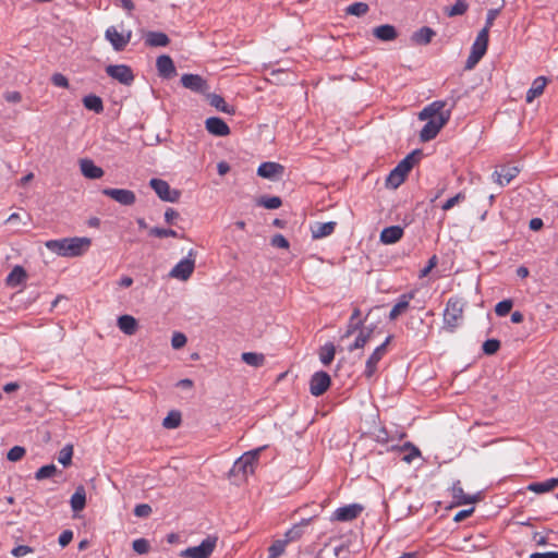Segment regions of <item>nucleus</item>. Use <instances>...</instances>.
Instances as JSON below:
<instances>
[{
    "mask_svg": "<svg viewBox=\"0 0 558 558\" xmlns=\"http://www.w3.org/2000/svg\"><path fill=\"white\" fill-rule=\"evenodd\" d=\"M463 318V303L459 299L450 298L444 312V328L453 332Z\"/></svg>",
    "mask_w": 558,
    "mask_h": 558,
    "instance_id": "obj_1",
    "label": "nucleus"
},
{
    "mask_svg": "<svg viewBox=\"0 0 558 558\" xmlns=\"http://www.w3.org/2000/svg\"><path fill=\"white\" fill-rule=\"evenodd\" d=\"M264 447L256 448L254 450L247 451L243 453L233 464L232 472L234 474H241L242 476H247L248 474H253L255 466L257 464L259 454Z\"/></svg>",
    "mask_w": 558,
    "mask_h": 558,
    "instance_id": "obj_2",
    "label": "nucleus"
},
{
    "mask_svg": "<svg viewBox=\"0 0 558 558\" xmlns=\"http://www.w3.org/2000/svg\"><path fill=\"white\" fill-rule=\"evenodd\" d=\"M488 35L486 29H481L471 47L470 56L465 62V69L472 70L484 57L488 47Z\"/></svg>",
    "mask_w": 558,
    "mask_h": 558,
    "instance_id": "obj_3",
    "label": "nucleus"
},
{
    "mask_svg": "<svg viewBox=\"0 0 558 558\" xmlns=\"http://www.w3.org/2000/svg\"><path fill=\"white\" fill-rule=\"evenodd\" d=\"M196 252L190 250L187 256L182 258L174 267L170 270L169 277L186 281L193 274L195 268Z\"/></svg>",
    "mask_w": 558,
    "mask_h": 558,
    "instance_id": "obj_4",
    "label": "nucleus"
},
{
    "mask_svg": "<svg viewBox=\"0 0 558 558\" xmlns=\"http://www.w3.org/2000/svg\"><path fill=\"white\" fill-rule=\"evenodd\" d=\"M451 117V108L440 117L434 119H427V123L423 126L420 132V140L422 142H429L437 136L439 131L446 125Z\"/></svg>",
    "mask_w": 558,
    "mask_h": 558,
    "instance_id": "obj_5",
    "label": "nucleus"
},
{
    "mask_svg": "<svg viewBox=\"0 0 558 558\" xmlns=\"http://www.w3.org/2000/svg\"><path fill=\"white\" fill-rule=\"evenodd\" d=\"M217 536H207L198 546L187 547L180 553L183 558H209L217 545Z\"/></svg>",
    "mask_w": 558,
    "mask_h": 558,
    "instance_id": "obj_6",
    "label": "nucleus"
},
{
    "mask_svg": "<svg viewBox=\"0 0 558 558\" xmlns=\"http://www.w3.org/2000/svg\"><path fill=\"white\" fill-rule=\"evenodd\" d=\"M150 187L156 192L158 197L165 202L175 203L179 201L181 193L178 190H172L169 183L161 179H151L149 181Z\"/></svg>",
    "mask_w": 558,
    "mask_h": 558,
    "instance_id": "obj_7",
    "label": "nucleus"
},
{
    "mask_svg": "<svg viewBox=\"0 0 558 558\" xmlns=\"http://www.w3.org/2000/svg\"><path fill=\"white\" fill-rule=\"evenodd\" d=\"M391 339L392 336H388L386 340L380 345H378L367 359L364 371V376L366 378H372L376 373L377 364L386 355L387 345L391 341Z\"/></svg>",
    "mask_w": 558,
    "mask_h": 558,
    "instance_id": "obj_8",
    "label": "nucleus"
},
{
    "mask_svg": "<svg viewBox=\"0 0 558 558\" xmlns=\"http://www.w3.org/2000/svg\"><path fill=\"white\" fill-rule=\"evenodd\" d=\"M106 73L113 80L123 85H131L134 81L132 69L125 64H110L106 68Z\"/></svg>",
    "mask_w": 558,
    "mask_h": 558,
    "instance_id": "obj_9",
    "label": "nucleus"
},
{
    "mask_svg": "<svg viewBox=\"0 0 558 558\" xmlns=\"http://www.w3.org/2000/svg\"><path fill=\"white\" fill-rule=\"evenodd\" d=\"M330 384L331 378L328 373L324 371L316 372L311 377L310 391L313 396L319 397L328 390Z\"/></svg>",
    "mask_w": 558,
    "mask_h": 558,
    "instance_id": "obj_10",
    "label": "nucleus"
},
{
    "mask_svg": "<svg viewBox=\"0 0 558 558\" xmlns=\"http://www.w3.org/2000/svg\"><path fill=\"white\" fill-rule=\"evenodd\" d=\"M363 511L359 504H351L336 509L330 518L331 521L350 522L356 519Z\"/></svg>",
    "mask_w": 558,
    "mask_h": 558,
    "instance_id": "obj_11",
    "label": "nucleus"
},
{
    "mask_svg": "<svg viewBox=\"0 0 558 558\" xmlns=\"http://www.w3.org/2000/svg\"><path fill=\"white\" fill-rule=\"evenodd\" d=\"M102 194L123 206H131L136 202L135 193L126 189H104Z\"/></svg>",
    "mask_w": 558,
    "mask_h": 558,
    "instance_id": "obj_12",
    "label": "nucleus"
},
{
    "mask_svg": "<svg viewBox=\"0 0 558 558\" xmlns=\"http://www.w3.org/2000/svg\"><path fill=\"white\" fill-rule=\"evenodd\" d=\"M106 39L112 45L116 51H121L130 43L131 33L126 35L120 33L114 26H110L105 33Z\"/></svg>",
    "mask_w": 558,
    "mask_h": 558,
    "instance_id": "obj_13",
    "label": "nucleus"
},
{
    "mask_svg": "<svg viewBox=\"0 0 558 558\" xmlns=\"http://www.w3.org/2000/svg\"><path fill=\"white\" fill-rule=\"evenodd\" d=\"M284 167L278 162L266 161L259 165L257 174L264 179L276 180L282 177Z\"/></svg>",
    "mask_w": 558,
    "mask_h": 558,
    "instance_id": "obj_14",
    "label": "nucleus"
},
{
    "mask_svg": "<svg viewBox=\"0 0 558 558\" xmlns=\"http://www.w3.org/2000/svg\"><path fill=\"white\" fill-rule=\"evenodd\" d=\"M88 238H68V257H76L83 255L90 246Z\"/></svg>",
    "mask_w": 558,
    "mask_h": 558,
    "instance_id": "obj_15",
    "label": "nucleus"
},
{
    "mask_svg": "<svg viewBox=\"0 0 558 558\" xmlns=\"http://www.w3.org/2000/svg\"><path fill=\"white\" fill-rule=\"evenodd\" d=\"M519 173L517 167L502 166L499 170L496 169L492 174L493 181L499 186L509 184Z\"/></svg>",
    "mask_w": 558,
    "mask_h": 558,
    "instance_id": "obj_16",
    "label": "nucleus"
},
{
    "mask_svg": "<svg viewBox=\"0 0 558 558\" xmlns=\"http://www.w3.org/2000/svg\"><path fill=\"white\" fill-rule=\"evenodd\" d=\"M181 83L185 88L196 93H204L208 88L206 81L197 74H183Z\"/></svg>",
    "mask_w": 558,
    "mask_h": 558,
    "instance_id": "obj_17",
    "label": "nucleus"
},
{
    "mask_svg": "<svg viewBox=\"0 0 558 558\" xmlns=\"http://www.w3.org/2000/svg\"><path fill=\"white\" fill-rule=\"evenodd\" d=\"M206 130L215 136H227L230 134L228 124L218 117H210L205 122Z\"/></svg>",
    "mask_w": 558,
    "mask_h": 558,
    "instance_id": "obj_18",
    "label": "nucleus"
},
{
    "mask_svg": "<svg viewBox=\"0 0 558 558\" xmlns=\"http://www.w3.org/2000/svg\"><path fill=\"white\" fill-rule=\"evenodd\" d=\"M415 292L411 291L399 296L397 303L392 306L389 313V319L396 320L401 314H403L410 305V301L414 298Z\"/></svg>",
    "mask_w": 558,
    "mask_h": 558,
    "instance_id": "obj_19",
    "label": "nucleus"
},
{
    "mask_svg": "<svg viewBox=\"0 0 558 558\" xmlns=\"http://www.w3.org/2000/svg\"><path fill=\"white\" fill-rule=\"evenodd\" d=\"M446 106V101L436 100L426 106L418 114L420 120L434 119L436 117H440L446 113L447 110H444Z\"/></svg>",
    "mask_w": 558,
    "mask_h": 558,
    "instance_id": "obj_20",
    "label": "nucleus"
},
{
    "mask_svg": "<svg viewBox=\"0 0 558 558\" xmlns=\"http://www.w3.org/2000/svg\"><path fill=\"white\" fill-rule=\"evenodd\" d=\"M156 66L160 76L170 78L175 75V66L169 56L162 54L157 58Z\"/></svg>",
    "mask_w": 558,
    "mask_h": 558,
    "instance_id": "obj_21",
    "label": "nucleus"
},
{
    "mask_svg": "<svg viewBox=\"0 0 558 558\" xmlns=\"http://www.w3.org/2000/svg\"><path fill=\"white\" fill-rule=\"evenodd\" d=\"M80 169L82 174L87 179H100L104 175V170L96 166L90 159H82L80 161Z\"/></svg>",
    "mask_w": 558,
    "mask_h": 558,
    "instance_id": "obj_22",
    "label": "nucleus"
},
{
    "mask_svg": "<svg viewBox=\"0 0 558 558\" xmlns=\"http://www.w3.org/2000/svg\"><path fill=\"white\" fill-rule=\"evenodd\" d=\"M450 490H451V496L453 498V501L458 506L473 504V502L476 501V497L475 496L466 495L463 492V488L461 486V482L460 481L454 482L452 484V487H451Z\"/></svg>",
    "mask_w": 558,
    "mask_h": 558,
    "instance_id": "obj_23",
    "label": "nucleus"
},
{
    "mask_svg": "<svg viewBox=\"0 0 558 558\" xmlns=\"http://www.w3.org/2000/svg\"><path fill=\"white\" fill-rule=\"evenodd\" d=\"M403 235V228L400 226H390L384 228L380 232V241L384 244H393Z\"/></svg>",
    "mask_w": 558,
    "mask_h": 558,
    "instance_id": "obj_24",
    "label": "nucleus"
},
{
    "mask_svg": "<svg viewBox=\"0 0 558 558\" xmlns=\"http://www.w3.org/2000/svg\"><path fill=\"white\" fill-rule=\"evenodd\" d=\"M421 154V150L412 151L397 165L395 170L401 173V175L407 177V174L411 171L414 165L418 161Z\"/></svg>",
    "mask_w": 558,
    "mask_h": 558,
    "instance_id": "obj_25",
    "label": "nucleus"
},
{
    "mask_svg": "<svg viewBox=\"0 0 558 558\" xmlns=\"http://www.w3.org/2000/svg\"><path fill=\"white\" fill-rule=\"evenodd\" d=\"M547 82L548 81L545 76H538L533 81L532 86L526 92L525 100L527 104L533 102L536 97L544 93Z\"/></svg>",
    "mask_w": 558,
    "mask_h": 558,
    "instance_id": "obj_26",
    "label": "nucleus"
},
{
    "mask_svg": "<svg viewBox=\"0 0 558 558\" xmlns=\"http://www.w3.org/2000/svg\"><path fill=\"white\" fill-rule=\"evenodd\" d=\"M363 324H364V322H363V319H361V311H360V308L355 307L351 314L347 330L343 333L342 339L349 338L355 331H357V330L360 331L361 329H364Z\"/></svg>",
    "mask_w": 558,
    "mask_h": 558,
    "instance_id": "obj_27",
    "label": "nucleus"
},
{
    "mask_svg": "<svg viewBox=\"0 0 558 558\" xmlns=\"http://www.w3.org/2000/svg\"><path fill=\"white\" fill-rule=\"evenodd\" d=\"M27 274L22 266H15L5 278L7 286L16 288L25 282Z\"/></svg>",
    "mask_w": 558,
    "mask_h": 558,
    "instance_id": "obj_28",
    "label": "nucleus"
},
{
    "mask_svg": "<svg viewBox=\"0 0 558 558\" xmlns=\"http://www.w3.org/2000/svg\"><path fill=\"white\" fill-rule=\"evenodd\" d=\"M558 486V478L551 477L544 482H535L527 485V490L535 494H544L551 492Z\"/></svg>",
    "mask_w": 558,
    "mask_h": 558,
    "instance_id": "obj_29",
    "label": "nucleus"
},
{
    "mask_svg": "<svg viewBox=\"0 0 558 558\" xmlns=\"http://www.w3.org/2000/svg\"><path fill=\"white\" fill-rule=\"evenodd\" d=\"M71 508L74 512L82 511L86 506V492L84 486L76 487L70 499Z\"/></svg>",
    "mask_w": 558,
    "mask_h": 558,
    "instance_id": "obj_30",
    "label": "nucleus"
},
{
    "mask_svg": "<svg viewBox=\"0 0 558 558\" xmlns=\"http://www.w3.org/2000/svg\"><path fill=\"white\" fill-rule=\"evenodd\" d=\"M374 36L381 41H391L397 38V31L395 26L385 24L377 26L373 29Z\"/></svg>",
    "mask_w": 558,
    "mask_h": 558,
    "instance_id": "obj_31",
    "label": "nucleus"
},
{
    "mask_svg": "<svg viewBox=\"0 0 558 558\" xmlns=\"http://www.w3.org/2000/svg\"><path fill=\"white\" fill-rule=\"evenodd\" d=\"M169 41V37L162 32H148L145 35V44L149 47H165Z\"/></svg>",
    "mask_w": 558,
    "mask_h": 558,
    "instance_id": "obj_32",
    "label": "nucleus"
},
{
    "mask_svg": "<svg viewBox=\"0 0 558 558\" xmlns=\"http://www.w3.org/2000/svg\"><path fill=\"white\" fill-rule=\"evenodd\" d=\"M119 329L128 336H132L136 332L137 320L131 315H122L118 318Z\"/></svg>",
    "mask_w": 558,
    "mask_h": 558,
    "instance_id": "obj_33",
    "label": "nucleus"
},
{
    "mask_svg": "<svg viewBox=\"0 0 558 558\" xmlns=\"http://www.w3.org/2000/svg\"><path fill=\"white\" fill-rule=\"evenodd\" d=\"M336 228V222L328 221V222H317L312 228V235L314 239H322L325 236L330 235Z\"/></svg>",
    "mask_w": 558,
    "mask_h": 558,
    "instance_id": "obj_34",
    "label": "nucleus"
},
{
    "mask_svg": "<svg viewBox=\"0 0 558 558\" xmlns=\"http://www.w3.org/2000/svg\"><path fill=\"white\" fill-rule=\"evenodd\" d=\"M68 238L59 240H49L45 243L46 247L59 256L68 257Z\"/></svg>",
    "mask_w": 558,
    "mask_h": 558,
    "instance_id": "obj_35",
    "label": "nucleus"
},
{
    "mask_svg": "<svg viewBox=\"0 0 558 558\" xmlns=\"http://www.w3.org/2000/svg\"><path fill=\"white\" fill-rule=\"evenodd\" d=\"M372 333H373V329H371V328L361 329L359 331V335L355 338L354 342L348 347V350L350 352H352L357 349H363L366 345V343L369 341Z\"/></svg>",
    "mask_w": 558,
    "mask_h": 558,
    "instance_id": "obj_36",
    "label": "nucleus"
},
{
    "mask_svg": "<svg viewBox=\"0 0 558 558\" xmlns=\"http://www.w3.org/2000/svg\"><path fill=\"white\" fill-rule=\"evenodd\" d=\"M434 36L435 32L430 27L424 26L412 35V40L418 45H427Z\"/></svg>",
    "mask_w": 558,
    "mask_h": 558,
    "instance_id": "obj_37",
    "label": "nucleus"
},
{
    "mask_svg": "<svg viewBox=\"0 0 558 558\" xmlns=\"http://www.w3.org/2000/svg\"><path fill=\"white\" fill-rule=\"evenodd\" d=\"M83 105L86 109L92 110L96 113L104 111V104L100 97L96 95H88L83 98Z\"/></svg>",
    "mask_w": 558,
    "mask_h": 558,
    "instance_id": "obj_38",
    "label": "nucleus"
},
{
    "mask_svg": "<svg viewBox=\"0 0 558 558\" xmlns=\"http://www.w3.org/2000/svg\"><path fill=\"white\" fill-rule=\"evenodd\" d=\"M335 354L336 348L333 343L327 342L320 348L319 360L325 366H327L333 361Z\"/></svg>",
    "mask_w": 558,
    "mask_h": 558,
    "instance_id": "obj_39",
    "label": "nucleus"
},
{
    "mask_svg": "<svg viewBox=\"0 0 558 558\" xmlns=\"http://www.w3.org/2000/svg\"><path fill=\"white\" fill-rule=\"evenodd\" d=\"M241 359L244 363L253 367H260L265 363V355L256 352H244Z\"/></svg>",
    "mask_w": 558,
    "mask_h": 558,
    "instance_id": "obj_40",
    "label": "nucleus"
},
{
    "mask_svg": "<svg viewBox=\"0 0 558 558\" xmlns=\"http://www.w3.org/2000/svg\"><path fill=\"white\" fill-rule=\"evenodd\" d=\"M210 105L223 113L233 114L235 112L234 107L228 105L223 97L217 94L210 96Z\"/></svg>",
    "mask_w": 558,
    "mask_h": 558,
    "instance_id": "obj_41",
    "label": "nucleus"
},
{
    "mask_svg": "<svg viewBox=\"0 0 558 558\" xmlns=\"http://www.w3.org/2000/svg\"><path fill=\"white\" fill-rule=\"evenodd\" d=\"M4 225L7 227V231L10 233H15L21 231L22 227L25 226V222L22 221L20 214L14 213L5 219Z\"/></svg>",
    "mask_w": 558,
    "mask_h": 558,
    "instance_id": "obj_42",
    "label": "nucleus"
},
{
    "mask_svg": "<svg viewBox=\"0 0 558 558\" xmlns=\"http://www.w3.org/2000/svg\"><path fill=\"white\" fill-rule=\"evenodd\" d=\"M469 9V4L465 0H457L452 7L445 8V13L452 17L457 15H463Z\"/></svg>",
    "mask_w": 558,
    "mask_h": 558,
    "instance_id": "obj_43",
    "label": "nucleus"
},
{
    "mask_svg": "<svg viewBox=\"0 0 558 558\" xmlns=\"http://www.w3.org/2000/svg\"><path fill=\"white\" fill-rule=\"evenodd\" d=\"M310 521H311V519L303 520L300 524L294 525L293 527L288 530L284 535L286 536L284 541H287V543H289V542L300 538L303 533L302 526L307 525L310 523Z\"/></svg>",
    "mask_w": 558,
    "mask_h": 558,
    "instance_id": "obj_44",
    "label": "nucleus"
},
{
    "mask_svg": "<svg viewBox=\"0 0 558 558\" xmlns=\"http://www.w3.org/2000/svg\"><path fill=\"white\" fill-rule=\"evenodd\" d=\"M287 544L284 539L275 541L268 548V558L280 557L284 553Z\"/></svg>",
    "mask_w": 558,
    "mask_h": 558,
    "instance_id": "obj_45",
    "label": "nucleus"
},
{
    "mask_svg": "<svg viewBox=\"0 0 558 558\" xmlns=\"http://www.w3.org/2000/svg\"><path fill=\"white\" fill-rule=\"evenodd\" d=\"M282 201L278 196L262 197L257 201V205L267 209H277L281 206Z\"/></svg>",
    "mask_w": 558,
    "mask_h": 558,
    "instance_id": "obj_46",
    "label": "nucleus"
},
{
    "mask_svg": "<svg viewBox=\"0 0 558 558\" xmlns=\"http://www.w3.org/2000/svg\"><path fill=\"white\" fill-rule=\"evenodd\" d=\"M368 9L367 3L354 2L345 9V12L350 15L362 16L367 13Z\"/></svg>",
    "mask_w": 558,
    "mask_h": 558,
    "instance_id": "obj_47",
    "label": "nucleus"
},
{
    "mask_svg": "<svg viewBox=\"0 0 558 558\" xmlns=\"http://www.w3.org/2000/svg\"><path fill=\"white\" fill-rule=\"evenodd\" d=\"M57 472V466L54 464H47L37 470L35 473V478L38 481L46 480L52 477Z\"/></svg>",
    "mask_w": 558,
    "mask_h": 558,
    "instance_id": "obj_48",
    "label": "nucleus"
},
{
    "mask_svg": "<svg viewBox=\"0 0 558 558\" xmlns=\"http://www.w3.org/2000/svg\"><path fill=\"white\" fill-rule=\"evenodd\" d=\"M181 423V415L179 412H170L162 422L163 427L166 428H177Z\"/></svg>",
    "mask_w": 558,
    "mask_h": 558,
    "instance_id": "obj_49",
    "label": "nucleus"
},
{
    "mask_svg": "<svg viewBox=\"0 0 558 558\" xmlns=\"http://www.w3.org/2000/svg\"><path fill=\"white\" fill-rule=\"evenodd\" d=\"M405 180V177L401 175L397 170H392L387 177L386 183L392 189L399 187Z\"/></svg>",
    "mask_w": 558,
    "mask_h": 558,
    "instance_id": "obj_50",
    "label": "nucleus"
},
{
    "mask_svg": "<svg viewBox=\"0 0 558 558\" xmlns=\"http://www.w3.org/2000/svg\"><path fill=\"white\" fill-rule=\"evenodd\" d=\"M149 234L157 238H179V234L175 230L172 229H163L154 227L149 230Z\"/></svg>",
    "mask_w": 558,
    "mask_h": 558,
    "instance_id": "obj_51",
    "label": "nucleus"
},
{
    "mask_svg": "<svg viewBox=\"0 0 558 558\" xmlns=\"http://www.w3.org/2000/svg\"><path fill=\"white\" fill-rule=\"evenodd\" d=\"M73 456V448L72 446H65L61 449L58 456V461L63 465L68 466L71 464Z\"/></svg>",
    "mask_w": 558,
    "mask_h": 558,
    "instance_id": "obj_52",
    "label": "nucleus"
},
{
    "mask_svg": "<svg viewBox=\"0 0 558 558\" xmlns=\"http://www.w3.org/2000/svg\"><path fill=\"white\" fill-rule=\"evenodd\" d=\"M512 305L513 303L511 300H504L498 302L497 305L495 306L496 315L500 317L506 316L507 314L510 313Z\"/></svg>",
    "mask_w": 558,
    "mask_h": 558,
    "instance_id": "obj_53",
    "label": "nucleus"
},
{
    "mask_svg": "<svg viewBox=\"0 0 558 558\" xmlns=\"http://www.w3.org/2000/svg\"><path fill=\"white\" fill-rule=\"evenodd\" d=\"M402 450H409V453L403 457V460L408 463L412 462L415 458L421 456L418 448L411 442H405L402 447Z\"/></svg>",
    "mask_w": 558,
    "mask_h": 558,
    "instance_id": "obj_54",
    "label": "nucleus"
},
{
    "mask_svg": "<svg viewBox=\"0 0 558 558\" xmlns=\"http://www.w3.org/2000/svg\"><path fill=\"white\" fill-rule=\"evenodd\" d=\"M132 548L138 555H144L149 551L150 546H149V543L147 539L137 538V539L133 541Z\"/></svg>",
    "mask_w": 558,
    "mask_h": 558,
    "instance_id": "obj_55",
    "label": "nucleus"
},
{
    "mask_svg": "<svg viewBox=\"0 0 558 558\" xmlns=\"http://www.w3.org/2000/svg\"><path fill=\"white\" fill-rule=\"evenodd\" d=\"M25 448L22 446H14L12 449L9 450L7 458L8 460L12 462L20 461L25 456Z\"/></svg>",
    "mask_w": 558,
    "mask_h": 558,
    "instance_id": "obj_56",
    "label": "nucleus"
},
{
    "mask_svg": "<svg viewBox=\"0 0 558 558\" xmlns=\"http://www.w3.org/2000/svg\"><path fill=\"white\" fill-rule=\"evenodd\" d=\"M500 348V342L497 339H488L483 343V351L485 354L492 355Z\"/></svg>",
    "mask_w": 558,
    "mask_h": 558,
    "instance_id": "obj_57",
    "label": "nucleus"
},
{
    "mask_svg": "<svg viewBox=\"0 0 558 558\" xmlns=\"http://www.w3.org/2000/svg\"><path fill=\"white\" fill-rule=\"evenodd\" d=\"M465 199V195L463 193H458L457 195L450 197L449 199H447L441 208L442 210L447 211L449 209H451L453 206H456L457 204H459L460 202L464 201Z\"/></svg>",
    "mask_w": 558,
    "mask_h": 558,
    "instance_id": "obj_58",
    "label": "nucleus"
},
{
    "mask_svg": "<svg viewBox=\"0 0 558 558\" xmlns=\"http://www.w3.org/2000/svg\"><path fill=\"white\" fill-rule=\"evenodd\" d=\"M186 337L182 332H174L171 339V345L173 349H181L186 343Z\"/></svg>",
    "mask_w": 558,
    "mask_h": 558,
    "instance_id": "obj_59",
    "label": "nucleus"
},
{
    "mask_svg": "<svg viewBox=\"0 0 558 558\" xmlns=\"http://www.w3.org/2000/svg\"><path fill=\"white\" fill-rule=\"evenodd\" d=\"M151 513V507L147 504L136 505L134 508V514L138 518H146Z\"/></svg>",
    "mask_w": 558,
    "mask_h": 558,
    "instance_id": "obj_60",
    "label": "nucleus"
},
{
    "mask_svg": "<svg viewBox=\"0 0 558 558\" xmlns=\"http://www.w3.org/2000/svg\"><path fill=\"white\" fill-rule=\"evenodd\" d=\"M51 82L57 87H62V88L69 87L68 78L63 74H61V73H54L51 76Z\"/></svg>",
    "mask_w": 558,
    "mask_h": 558,
    "instance_id": "obj_61",
    "label": "nucleus"
},
{
    "mask_svg": "<svg viewBox=\"0 0 558 558\" xmlns=\"http://www.w3.org/2000/svg\"><path fill=\"white\" fill-rule=\"evenodd\" d=\"M271 245L278 248H288L289 242L282 234H276L271 239Z\"/></svg>",
    "mask_w": 558,
    "mask_h": 558,
    "instance_id": "obj_62",
    "label": "nucleus"
},
{
    "mask_svg": "<svg viewBox=\"0 0 558 558\" xmlns=\"http://www.w3.org/2000/svg\"><path fill=\"white\" fill-rule=\"evenodd\" d=\"M73 539V532L71 530H64L60 535H59V544L61 547H65L68 546L71 541Z\"/></svg>",
    "mask_w": 558,
    "mask_h": 558,
    "instance_id": "obj_63",
    "label": "nucleus"
},
{
    "mask_svg": "<svg viewBox=\"0 0 558 558\" xmlns=\"http://www.w3.org/2000/svg\"><path fill=\"white\" fill-rule=\"evenodd\" d=\"M530 558H558V551L533 553Z\"/></svg>",
    "mask_w": 558,
    "mask_h": 558,
    "instance_id": "obj_64",
    "label": "nucleus"
}]
</instances>
